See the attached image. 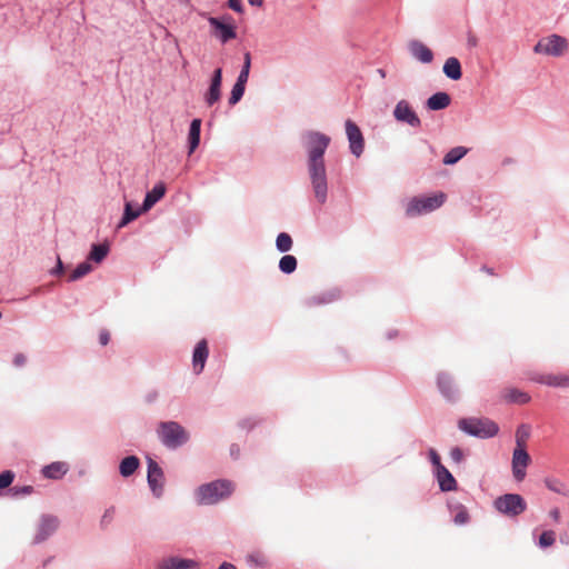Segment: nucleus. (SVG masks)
Returning a JSON list of instances; mask_svg holds the SVG:
<instances>
[{"label": "nucleus", "instance_id": "nucleus-1", "mask_svg": "<svg viewBox=\"0 0 569 569\" xmlns=\"http://www.w3.org/2000/svg\"><path fill=\"white\" fill-rule=\"evenodd\" d=\"M330 143V138L320 132H309L306 137L308 152V172L316 199L325 203L327 199V173L323 156Z\"/></svg>", "mask_w": 569, "mask_h": 569}, {"label": "nucleus", "instance_id": "nucleus-2", "mask_svg": "<svg viewBox=\"0 0 569 569\" xmlns=\"http://www.w3.org/2000/svg\"><path fill=\"white\" fill-rule=\"evenodd\" d=\"M232 491V482L228 480H217L200 486L197 490V499L201 505H214L221 499L229 497Z\"/></svg>", "mask_w": 569, "mask_h": 569}, {"label": "nucleus", "instance_id": "nucleus-3", "mask_svg": "<svg viewBox=\"0 0 569 569\" xmlns=\"http://www.w3.org/2000/svg\"><path fill=\"white\" fill-rule=\"evenodd\" d=\"M466 433L478 438H492L499 432L498 425L489 418H463L458 422Z\"/></svg>", "mask_w": 569, "mask_h": 569}, {"label": "nucleus", "instance_id": "nucleus-4", "mask_svg": "<svg viewBox=\"0 0 569 569\" xmlns=\"http://www.w3.org/2000/svg\"><path fill=\"white\" fill-rule=\"evenodd\" d=\"M157 433L161 442L168 448H178L189 439L188 432L176 421L160 422Z\"/></svg>", "mask_w": 569, "mask_h": 569}, {"label": "nucleus", "instance_id": "nucleus-5", "mask_svg": "<svg viewBox=\"0 0 569 569\" xmlns=\"http://www.w3.org/2000/svg\"><path fill=\"white\" fill-rule=\"evenodd\" d=\"M446 198V193L441 191L429 197H415L408 202L406 214L408 217H416L431 212L440 208L445 203Z\"/></svg>", "mask_w": 569, "mask_h": 569}, {"label": "nucleus", "instance_id": "nucleus-6", "mask_svg": "<svg viewBox=\"0 0 569 569\" xmlns=\"http://www.w3.org/2000/svg\"><path fill=\"white\" fill-rule=\"evenodd\" d=\"M495 509L509 518L520 516L527 509L526 500L518 493H506L493 501Z\"/></svg>", "mask_w": 569, "mask_h": 569}, {"label": "nucleus", "instance_id": "nucleus-7", "mask_svg": "<svg viewBox=\"0 0 569 569\" xmlns=\"http://www.w3.org/2000/svg\"><path fill=\"white\" fill-rule=\"evenodd\" d=\"M567 48V40L560 36L552 34L538 41L533 50L536 53L547 56H560Z\"/></svg>", "mask_w": 569, "mask_h": 569}, {"label": "nucleus", "instance_id": "nucleus-8", "mask_svg": "<svg viewBox=\"0 0 569 569\" xmlns=\"http://www.w3.org/2000/svg\"><path fill=\"white\" fill-rule=\"evenodd\" d=\"M531 458L526 449L515 448L512 452L511 468L512 476L517 481L526 478V469L530 465Z\"/></svg>", "mask_w": 569, "mask_h": 569}, {"label": "nucleus", "instance_id": "nucleus-9", "mask_svg": "<svg viewBox=\"0 0 569 569\" xmlns=\"http://www.w3.org/2000/svg\"><path fill=\"white\" fill-rule=\"evenodd\" d=\"M393 117L397 121L407 123L412 128H419L421 126V120L406 100H400L396 104Z\"/></svg>", "mask_w": 569, "mask_h": 569}, {"label": "nucleus", "instance_id": "nucleus-10", "mask_svg": "<svg viewBox=\"0 0 569 569\" xmlns=\"http://www.w3.org/2000/svg\"><path fill=\"white\" fill-rule=\"evenodd\" d=\"M226 20H230V17H223L222 20L209 17L208 22L214 29L213 34L220 39L221 42L226 43L237 37L236 28L231 24L226 23Z\"/></svg>", "mask_w": 569, "mask_h": 569}, {"label": "nucleus", "instance_id": "nucleus-11", "mask_svg": "<svg viewBox=\"0 0 569 569\" xmlns=\"http://www.w3.org/2000/svg\"><path fill=\"white\" fill-rule=\"evenodd\" d=\"M346 133L350 143V150L356 157H360L365 149V139L359 127L351 120L346 121Z\"/></svg>", "mask_w": 569, "mask_h": 569}, {"label": "nucleus", "instance_id": "nucleus-12", "mask_svg": "<svg viewBox=\"0 0 569 569\" xmlns=\"http://www.w3.org/2000/svg\"><path fill=\"white\" fill-rule=\"evenodd\" d=\"M147 478L150 489L159 497L162 493L164 476L160 466L152 459L148 460Z\"/></svg>", "mask_w": 569, "mask_h": 569}, {"label": "nucleus", "instance_id": "nucleus-13", "mask_svg": "<svg viewBox=\"0 0 569 569\" xmlns=\"http://www.w3.org/2000/svg\"><path fill=\"white\" fill-rule=\"evenodd\" d=\"M531 380L555 388H569V375L566 373H537Z\"/></svg>", "mask_w": 569, "mask_h": 569}, {"label": "nucleus", "instance_id": "nucleus-14", "mask_svg": "<svg viewBox=\"0 0 569 569\" xmlns=\"http://www.w3.org/2000/svg\"><path fill=\"white\" fill-rule=\"evenodd\" d=\"M59 527V520L53 516H43L38 526L37 535L34 537L36 542H42L49 536H51Z\"/></svg>", "mask_w": 569, "mask_h": 569}, {"label": "nucleus", "instance_id": "nucleus-15", "mask_svg": "<svg viewBox=\"0 0 569 569\" xmlns=\"http://www.w3.org/2000/svg\"><path fill=\"white\" fill-rule=\"evenodd\" d=\"M222 82V70L216 69L211 79L209 90L207 91L204 99L208 106H212L220 99V88Z\"/></svg>", "mask_w": 569, "mask_h": 569}, {"label": "nucleus", "instance_id": "nucleus-16", "mask_svg": "<svg viewBox=\"0 0 569 569\" xmlns=\"http://www.w3.org/2000/svg\"><path fill=\"white\" fill-rule=\"evenodd\" d=\"M501 400L507 403L526 405L531 400L529 393L517 388H506L501 391Z\"/></svg>", "mask_w": 569, "mask_h": 569}, {"label": "nucleus", "instance_id": "nucleus-17", "mask_svg": "<svg viewBox=\"0 0 569 569\" xmlns=\"http://www.w3.org/2000/svg\"><path fill=\"white\" fill-rule=\"evenodd\" d=\"M208 353V343L204 339H202L197 343L192 357L193 369L196 373H200L203 370Z\"/></svg>", "mask_w": 569, "mask_h": 569}, {"label": "nucleus", "instance_id": "nucleus-18", "mask_svg": "<svg viewBox=\"0 0 569 569\" xmlns=\"http://www.w3.org/2000/svg\"><path fill=\"white\" fill-rule=\"evenodd\" d=\"M410 53L422 63H430L433 59L432 51L422 42L413 40L409 43Z\"/></svg>", "mask_w": 569, "mask_h": 569}, {"label": "nucleus", "instance_id": "nucleus-19", "mask_svg": "<svg viewBox=\"0 0 569 569\" xmlns=\"http://www.w3.org/2000/svg\"><path fill=\"white\" fill-rule=\"evenodd\" d=\"M436 475L439 487L442 491H452L457 489L456 479L443 465H439V469L436 470Z\"/></svg>", "mask_w": 569, "mask_h": 569}, {"label": "nucleus", "instance_id": "nucleus-20", "mask_svg": "<svg viewBox=\"0 0 569 569\" xmlns=\"http://www.w3.org/2000/svg\"><path fill=\"white\" fill-rule=\"evenodd\" d=\"M166 193V186L163 182L157 183L151 191L146 194L142 203V211L150 210Z\"/></svg>", "mask_w": 569, "mask_h": 569}, {"label": "nucleus", "instance_id": "nucleus-21", "mask_svg": "<svg viewBox=\"0 0 569 569\" xmlns=\"http://www.w3.org/2000/svg\"><path fill=\"white\" fill-rule=\"evenodd\" d=\"M159 569H197V568H196V562L193 560L171 557V558L163 559L159 565Z\"/></svg>", "mask_w": 569, "mask_h": 569}, {"label": "nucleus", "instance_id": "nucleus-22", "mask_svg": "<svg viewBox=\"0 0 569 569\" xmlns=\"http://www.w3.org/2000/svg\"><path fill=\"white\" fill-rule=\"evenodd\" d=\"M451 102V98L447 92H437L432 94L426 102L429 110L446 109Z\"/></svg>", "mask_w": 569, "mask_h": 569}, {"label": "nucleus", "instance_id": "nucleus-23", "mask_svg": "<svg viewBox=\"0 0 569 569\" xmlns=\"http://www.w3.org/2000/svg\"><path fill=\"white\" fill-rule=\"evenodd\" d=\"M443 73L452 80H459L462 76L459 60L455 57L448 58L443 64Z\"/></svg>", "mask_w": 569, "mask_h": 569}, {"label": "nucleus", "instance_id": "nucleus-24", "mask_svg": "<svg viewBox=\"0 0 569 569\" xmlns=\"http://www.w3.org/2000/svg\"><path fill=\"white\" fill-rule=\"evenodd\" d=\"M200 129H201V120L200 119H193L190 124L189 129V154H191L200 142Z\"/></svg>", "mask_w": 569, "mask_h": 569}, {"label": "nucleus", "instance_id": "nucleus-25", "mask_svg": "<svg viewBox=\"0 0 569 569\" xmlns=\"http://www.w3.org/2000/svg\"><path fill=\"white\" fill-rule=\"evenodd\" d=\"M67 470H68V468H67L66 463L52 462L51 465L46 466L42 469V473L46 478L59 479L67 472Z\"/></svg>", "mask_w": 569, "mask_h": 569}, {"label": "nucleus", "instance_id": "nucleus-26", "mask_svg": "<svg viewBox=\"0 0 569 569\" xmlns=\"http://www.w3.org/2000/svg\"><path fill=\"white\" fill-rule=\"evenodd\" d=\"M139 465H140V461L136 456L126 457L120 462V467H119L121 476H123V477L131 476L132 473L136 472Z\"/></svg>", "mask_w": 569, "mask_h": 569}, {"label": "nucleus", "instance_id": "nucleus-27", "mask_svg": "<svg viewBox=\"0 0 569 569\" xmlns=\"http://www.w3.org/2000/svg\"><path fill=\"white\" fill-rule=\"evenodd\" d=\"M108 252L109 244H92L88 259L94 261L96 263H100L107 257Z\"/></svg>", "mask_w": 569, "mask_h": 569}, {"label": "nucleus", "instance_id": "nucleus-28", "mask_svg": "<svg viewBox=\"0 0 569 569\" xmlns=\"http://www.w3.org/2000/svg\"><path fill=\"white\" fill-rule=\"evenodd\" d=\"M546 487L559 495L562 496H569V488L566 483H563L561 480L556 478H546L545 479Z\"/></svg>", "mask_w": 569, "mask_h": 569}, {"label": "nucleus", "instance_id": "nucleus-29", "mask_svg": "<svg viewBox=\"0 0 569 569\" xmlns=\"http://www.w3.org/2000/svg\"><path fill=\"white\" fill-rule=\"evenodd\" d=\"M438 386L442 395L448 398L452 399L455 396V388L452 386L451 379L448 376L440 375L438 377Z\"/></svg>", "mask_w": 569, "mask_h": 569}, {"label": "nucleus", "instance_id": "nucleus-30", "mask_svg": "<svg viewBox=\"0 0 569 569\" xmlns=\"http://www.w3.org/2000/svg\"><path fill=\"white\" fill-rule=\"evenodd\" d=\"M530 437V428L527 425H521L516 431V448L526 449L527 441Z\"/></svg>", "mask_w": 569, "mask_h": 569}, {"label": "nucleus", "instance_id": "nucleus-31", "mask_svg": "<svg viewBox=\"0 0 569 569\" xmlns=\"http://www.w3.org/2000/svg\"><path fill=\"white\" fill-rule=\"evenodd\" d=\"M467 148L465 147H456L452 148L445 157H443V163L445 164H455L458 162L465 154L467 153Z\"/></svg>", "mask_w": 569, "mask_h": 569}, {"label": "nucleus", "instance_id": "nucleus-32", "mask_svg": "<svg viewBox=\"0 0 569 569\" xmlns=\"http://www.w3.org/2000/svg\"><path fill=\"white\" fill-rule=\"evenodd\" d=\"M141 212H143L142 208L139 209V210H133L131 204L129 202H127L126 207H124L123 217H122V219H121V221L119 223V228L124 227L126 224H128L132 220L137 219L141 214Z\"/></svg>", "mask_w": 569, "mask_h": 569}, {"label": "nucleus", "instance_id": "nucleus-33", "mask_svg": "<svg viewBox=\"0 0 569 569\" xmlns=\"http://www.w3.org/2000/svg\"><path fill=\"white\" fill-rule=\"evenodd\" d=\"M279 269L283 273H292L297 269V259L291 254L283 256L279 261Z\"/></svg>", "mask_w": 569, "mask_h": 569}, {"label": "nucleus", "instance_id": "nucleus-34", "mask_svg": "<svg viewBox=\"0 0 569 569\" xmlns=\"http://www.w3.org/2000/svg\"><path fill=\"white\" fill-rule=\"evenodd\" d=\"M292 238L287 232H281L278 234L276 240L277 249L281 252H287L292 248Z\"/></svg>", "mask_w": 569, "mask_h": 569}, {"label": "nucleus", "instance_id": "nucleus-35", "mask_svg": "<svg viewBox=\"0 0 569 569\" xmlns=\"http://www.w3.org/2000/svg\"><path fill=\"white\" fill-rule=\"evenodd\" d=\"M91 264L87 261L80 263L70 274L69 281H76L91 271Z\"/></svg>", "mask_w": 569, "mask_h": 569}, {"label": "nucleus", "instance_id": "nucleus-36", "mask_svg": "<svg viewBox=\"0 0 569 569\" xmlns=\"http://www.w3.org/2000/svg\"><path fill=\"white\" fill-rule=\"evenodd\" d=\"M250 63H251L250 53L247 52L244 54L243 67H242L240 74L238 76V79H237L238 83L243 84V86L247 84V81L249 78V71H250Z\"/></svg>", "mask_w": 569, "mask_h": 569}, {"label": "nucleus", "instance_id": "nucleus-37", "mask_svg": "<svg viewBox=\"0 0 569 569\" xmlns=\"http://www.w3.org/2000/svg\"><path fill=\"white\" fill-rule=\"evenodd\" d=\"M453 512H455V516H453V521L456 525H466L468 521H469V513H468V510L459 505L457 506L455 509H453Z\"/></svg>", "mask_w": 569, "mask_h": 569}, {"label": "nucleus", "instance_id": "nucleus-38", "mask_svg": "<svg viewBox=\"0 0 569 569\" xmlns=\"http://www.w3.org/2000/svg\"><path fill=\"white\" fill-rule=\"evenodd\" d=\"M556 541V532L553 530H546L539 537V547L548 548L551 547Z\"/></svg>", "mask_w": 569, "mask_h": 569}, {"label": "nucleus", "instance_id": "nucleus-39", "mask_svg": "<svg viewBox=\"0 0 569 569\" xmlns=\"http://www.w3.org/2000/svg\"><path fill=\"white\" fill-rule=\"evenodd\" d=\"M247 561L258 567H266L268 565L266 556L260 551L249 553L247 556Z\"/></svg>", "mask_w": 569, "mask_h": 569}, {"label": "nucleus", "instance_id": "nucleus-40", "mask_svg": "<svg viewBox=\"0 0 569 569\" xmlns=\"http://www.w3.org/2000/svg\"><path fill=\"white\" fill-rule=\"evenodd\" d=\"M244 89H246V86L240 84L238 82L234 83V86L231 90L230 98H229V103L231 106H234L236 103H238L241 100V98L244 93Z\"/></svg>", "mask_w": 569, "mask_h": 569}, {"label": "nucleus", "instance_id": "nucleus-41", "mask_svg": "<svg viewBox=\"0 0 569 569\" xmlns=\"http://www.w3.org/2000/svg\"><path fill=\"white\" fill-rule=\"evenodd\" d=\"M14 475L12 471L7 470L0 473V489L9 487L13 481Z\"/></svg>", "mask_w": 569, "mask_h": 569}, {"label": "nucleus", "instance_id": "nucleus-42", "mask_svg": "<svg viewBox=\"0 0 569 569\" xmlns=\"http://www.w3.org/2000/svg\"><path fill=\"white\" fill-rule=\"evenodd\" d=\"M450 457L455 462L460 463L463 460V452L460 448L455 447L450 450Z\"/></svg>", "mask_w": 569, "mask_h": 569}, {"label": "nucleus", "instance_id": "nucleus-43", "mask_svg": "<svg viewBox=\"0 0 569 569\" xmlns=\"http://www.w3.org/2000/svg\"><path fill=\"white\" fill-rule=\"evenodd\" d=\"M228 6L230 9L234 10L236 12H243V7L241 3V0H228Z\"/></svg>", "mask_w": 569, "mask_h": 569}, {"label": "nucleus", "instance_id": "nucleus-44", "mask_svg": "<svg viewBox=\"0 0 569 569\" xmlns=\"http://www.w3.org/2000/svg\"><path fill=\"white\" fill-rule=\"evenodd\" d=\"M429 456H430V460H431L432 465L436 467V470H438L439 465H442L440 461L439 455L437 453V451L435 449H430Z\"/></svg>", "mask_w": 569, "mask_h": 569}, {"label": "nucleus", "instance_id": "nucleus-45", "mask_svg": "<svg viewBox=\"0 0 569 569\" xmlns=\"http://www.w3.org/2000/svg\"><path fill=\"white\" fill-rule=\"evenodd\" d=\"M110 340V333L107 330H101L99 333V342L102 346H107Z\"/></svg>", "mask_w": 569, "mask_h": 569}, {"label": "nucleus", "instance_id": "nucleus-46", "mask_svg": "<svg viewBox=\"0 0 569 569\" xmlns=\"http://www.w3.org/2000/svg\"><path fill=\"white\" fill-rule=\"evenodd\" d=\"M26 361H27V358L23 353H17L13 358V363L17 367L23 366L26 363Z\"/></svg>", "mask_w": 569, "mask_h": 569}, {"label": "nucleus", "instance_id": "nucleus-47", "mask_svg": "<svg viewBox=\"0 0 569 569\" xmlns=\"http://www.w3.org/2000/svg\"><path fill=\"white\" fill-rule=\"evenodd\" d=\"M113 515H114V508H110L108 510H106L104 515L102 516V523H109L112 518H113Z\"/></svg>", "mask_w": 569, "mask_h": 569}, {"label": "nucleus", "instance_id": "nucleus-48", "mask_svg": "<svg viewBox=\"0 0 569 569\" xmlns=\"http://www.w3.org/2000/svg\"><path fill=\"white\" fill-rule=\"evenodd\" d=\"M16 491V495H30L33 491V488L31 486H23L21 488H13Z\"/></svg>", "mask_w": 569, "mask_h": 569}, {"label": "nucleus", "instance_id": "nucleus-49", "mask_svg": "<svg viewBox=\"0 0 569 569\" xmlns=\"http://www.w3.org/2000/svg\"><path fill=\"white\" fill-rule=\"evenodd\" d=\"M549 517L558 523L560 521V510L558 508H553L549 511Z\"/></svg>", "mask_w": 569, "mask_h": 569}, {"label": "nucleus", "instance_id": "nucleus-50", "mask_svg": "<svg viewBox=\"0 0 569 569\" xmlns=\"http://www.w3.org/2000/svg\"><path fill=\"white\" fill-rule=\"evenodd\" d=\"M54 274H60L63 272V264L60 260V258H58V264H57V268L52 271Z\"/></svg>", "mask_w": 569, "mask_h": 569}, {"label": "nucleus", "instance_id": "nucleus-51", "mask_svg": "<svg viewBox=\"0 0 569 569\" xmlns=\"http://www.w3.org/2000/svg\"><path fill=\"white\" fill-rule=\"evenodd\" d=\"M219 569H237L232 563L223 562L220 565Z\"/></svg>", "mask_w": 569, "mask_h": 569}, {"label": "nucleus", "instance_id": "nucleus-52", "mask_svg": "<svg viewBox=\"0 0 569 569\" xmlns=\"http://www.w3.org/2000/svg\"><path fill=\"white\" fill-rule=\"evenodd\" d=\"M248 2H249L251 6L261 7V6H262V3H263V0H248Z\"/></svg>", "mask_w": 569, "mask_h": 569}, {"label": "nucleus", "instance_id": "nucleus-53", "mask_svg": "<svg viewBox=\"0 0 569 569\" xmlns=\"http://www.w3.org/2000/svg\"><path fill=\"white\" fill-rule=\"evenodd\" d=\"M469 42H470V44L476 46L477 40L475 38H472V39L469 40Z\"/></svg>", "mask_w": 569, "mask_h": 569}, {"label": "nucleus", "instance_id": "nucleus-54", "mask_svg": "<svg viewBox=\"0 0 569 569\" xmlns=\"http://www.w3.org/2000/svg\"><path fill=\"white\" fill-rule=\"evenodd\" d=\"M380 76L385 77V72L382 70H379Z\"/></svg>", "mask_w": 569, "mask_h": 569}, {"label": "nucleus", "instance_id": "nucleus-55", "mask_svg": "<svg viewBox=\"0 0 569 569\" xmlns=\"http://www.w3.org/2000/svg\"><path fill=\"white\" fill-rule=\"evenodd\" d=\"M183 1H184V3H189L190 2V0H183Z\"/></svg>", "mask_w": 569, "mask_h": 569}]
</instances>
